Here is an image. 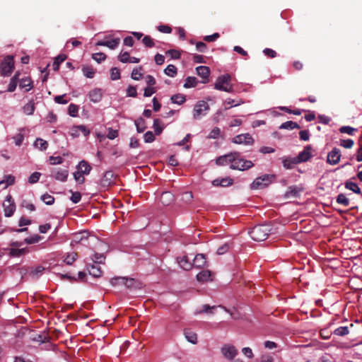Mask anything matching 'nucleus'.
Instances as JSON below:
<instances>
[{"mask_svg":"<svg viewBox=\"0 0 362 362\" xmlns=\"http://www.w3.org/2000/svg\"><path fill=\"white\" fill-rule=\"evenodd\" d=\"M231 76L228 74L219 76L216 83H214V88L218 90L225 91L228 93H233L234 91L233 86L230 83Z\"/></svg>","mask_w":362,"mask_h":362,"instance_id":"f257e3e1","label":"nucleus"},{"mask_svg":"<svg viewBox=\"0 0 362 362\" xmlns=\"http://www.w3.org/2000/svg\"><path fill=\"white\" fill-rule=\"evenodd\" d=\"M270 229L265 225H258L252 228L250 235L255 241H263L266 240L269 234Z\"/></svg>","mask_w":362,"mask_h":362,"instance_id":"f03ea898","label":"nucleus"},{"mask_svg":"<svg viewBox=\"0 0 362 362\" xmlns=\"http://www.w3.org/2000/svg\"><path fill=\"white\" fill-rule=\"evenodd\" d=\"M209 105L204 100L198 101L194 106L193 118L194 119H200L205 116L209 110Z\"/></svg>","mask_w":362,"mask_h":362,"instance_id":"7ed1b4c3","label":"nucleus"},{"mask_svg":"<svg viewBox=\"0 0 362 362\" xmlns=\"http://www.w3.org/2000/svg\"><path fill=\"white\" fill-rule=\"evenodd\" d=\"M14 69V59L11 55L4 58L0 63V74L2 76H9Z\"/></svg>","mask_w":362,"mask_h":362,"instance_id":"20e7f679","label":"nucleus"},{"mask_svg":"<svg viewBox=\"0 0 362 362\" xmlns=\"http://www.w3.org/2000/svg\"><path fill=\"white\" fill-rule=\"evenodd\" d=\"M254 165L251 160L243 159L240 157V153L238 152V156L230 165V168L232 170H246L251 168Z\"/></svg>","mask_w":362,"mask_h":362,"instance_id":"39448f33","label":"nucleus"},{"mask_svg":"<svg viewBox=\"0 0 362 362\" xmlns=\"http://www.w3.org/2000/svg\"><path fill=\"white\" fill-rule=\"evenodd\" d=\"M274 179L273 175H264L257 177L251 185L252 189H262L267 187Z\"/></svg>","mask_w":362,"mask_h":362,"instance_id":"423d86ee","label":"nucleus"},{"mask_svg":"<svg viewBox=\"0 0 362 362\" xmlns=\"http://www.w3.org/2000/svg\"><path fill=\"white\" fill-rule=\"evenodd\" d=\"M238 156V151L230 152V153L221 156L216 160V163L218 165H226L228 164H232L235 161V158Z\"/></svg>","mask_w":362,"mask_h":362,"instance_id":"0eeeda50","label":"nucleus"},{"mask_svg":"<svg viewBox=\"0 0 362 362\" xmlns=\"http://www.w3.org/2000/svg\"><path fill=\"white\" fill-rule=\"evenodd\" d=\"M3 206L5 216L11 217L13 216L16 210V204L10 194L7 195L6 200L3 204Z\"/></svg>","mask_w":362,"mask_h":362,"instance_id":"6e6552de","label":"nucleus"},{"mask_svg":"<svg viewBox=\"0 0 362 362\" xmlns=\"http://www.w3.org/2000/svg\"><path fill=\"white\" fill-rule=\"evenodd\" d=\"M232 142L236 144L250 145L253 144L254 139L250 134H243L233 138Z\"/></svg>","mask_w":362,"mask_h":362,"instance_id":"1a4fd4ad","label":"nucleus"},{"mask_svg":"<svg viewBox=\"0 0 362 362\" xmlns=\"http://www.w3.org/2000/svg\"><path fill=\"white\" fill-rule=\"evenodd\" d=\"M68 175L69 171L66 169L57 168L52 170L51 176L57 180L65 182L67 180Z\"/></svg>","mask_w":362,"mask_h":362,"instance_id":"9d476101","label":"nucleus"},{"mask_svg":"<svg viewBox=\"0 0 362 362\" xmlns=\"http://www.w3.org/2000/svg\"><path fill=\"white\" fill-rule=\"evenodd\" d=\"M341 156V151L337 148H334L327 154V163L330 165H336L339 162Z\"/></svg>","mask_w":362,"mask_h":362,"instance_id":"9b49d317","label":"nucleus"},{"mask_svg":"<svg viewBox=\"0 0 362 362\" xmlns=\"http://www.w3.org/2000/svg\"><path fill=\"white\" fill-rule=\"evenodd\" d=\"M115 174L112 170L106 171L101 178L100 184L103 187H107L114 183Z\"/></svg>","mask_w":362,"mask_h":362,"instance_id":"f8f14e48","label":"nucleus"},{"mask_svg":"<svg viewBox=\"0 0 362 362\" xmlns=\"http://www.w3.org/2000/svg\"><path fill=\"white\" fill-rule=\"evenodd\" d=\"M311 150L312 148L310 146H305L303 151H301L297 157H296V160L298 162V163L308 160V159L311 157Z\"/></svg>","mask_w":362,"mask_h":362,"instance_id":"ddd939ff","label":"nucleus"},{"mask_svg":"<svg viewBox=\"0 0 362 362\" xmlns=\"http://www.w3.org/2000/svg\"><path fill=\"white\" fill-rule=\"evenodd\" d=\"M221 353L226 358L231 360L237 355L238 352L235 346L225 345L221 349Z\"/></svg>","mask_w":362,"mask_h":362,"instance_id":"4468645a","label":"nucleus"},{"mask_svg":"<svg viewBox=\"0 0 362 362\" xmlns=\"http://www.w3.org/2000/svg\"><path fill=\"white\" fill-rule=\"evenodd\" d=\"M193 267L202 268L207 265L206 256L203 254H197L193 259Z\"/></svg>","mask_w":362,"mask_h":362,"instance_id":"2eb2a0df","label":"nucleus"},{"mask_svg":"<svg viewBox=\"0 0 362 362\" xmlns=\"http://www.w3.org/2000/svg\"><path fill=\"white\" fill-rule=\"evenodd\" d=\"M86 269L88 272V274L95 278H98L102 276L103 271L101 268L98 265H95L94 264H87Z\"/></svg>","mask_w":362,"mask_h":362,"instance_id":"dca6fc26","label":"nucleus"},{"mask_svg":"<svg viewBox=\"0 0 362 362\" xmlns=\"http://www.w3.org/2000/svg\"><path fill=\"white\" fill-rule=\"evenodd\" d=\"M177 263L184 270L188 271L193 267V263L190 262L188 257L182 256L177 258Z\"/></svg>","mask_w":362,"mask_h":362,"instance_id":"f3484780","label":"nucleus"},{"mask_svg":"<svg viewBox=\"0 0 362 362\" xmlns=\"http://www.w3.org/2000/svg\"><path fill=\"white\" fill-rule=\"evenodd\" d=\"M197 74L202 78V83H205L208 81V77L210 74V69L206 66H199L196 68Z\"/></svg>","mask_w":362,"mask_h":362,"instance_id":"a211bd4d","label":"nucleus"},{"mask_svg":"<svg viewBox=\"0 0 362 362\" xmlns=\"http://www.w3.org/2000/svg\"><path fill=\"white\" fill-rule=\"evenodd\" d=\"M302 191V188L297 186H290L288 187L285 192V198H296L300 196V192Z\"/></svg>","mask_w":362,"mask_h":362,"instance_id":"6ab92c4d","label":"nucleus"},{"mask_svg":"<svg viewBox=\"0 0 362 362\" xmlns=\"http://www.w3.org/2000/svg\"><path fill=\"white\" fill-rule=\"evenodd\" d=\"M120 42L119 38H114L111 40L107 41H98L96 43L97 46H105L109 47L111 49H115Z\"/></svg>","mask_w":362,"mask_h":362,"instance_id":"aec40b11","label":"nucleus"},{"mask_svg":"<svg viewBox=\"0 0 362 362\" xmlns=\"http://www.w3.org/2000/svg\"><path fill=\"white\" fill-rule=\"evenodd\" d=\"M88 97L93 103H98L103 98L102 90L99 88H95L89 92Z\"/></svg>","mask_w":362,"mask_h":362,"instance_id":"412c9836","label":"nucleus"},{"mask_svg":"<svg viewBox=\"0 0 362 362\" xmlns=\"http://www.w3.org/2000/svg\"><path fill=\"white\" fill-rule=\"evenodd\" d=\"M211 272L208 269L202 270L197 274V280L199 282H206L211 281Z\"/></svg>","mask_w":362,"mask_h":362,"instance_id":"4be33fe9","label":"nucleus"},{"mask_svg":"<svg viewBox=\"0 0 362 362\" xmlns=\"http://www.w3.org/2000/svg\"><path fill=\"white\" fill-rule=\"evenodd\" d=\"M233 183V180L230 177H225V178H217L213 180L212 184L214 186H221V187H228L232 185Z\"/></svg>","mask_w":362,"mask_h":362,"instance_id":"5701e85b","label":"nucleus"},{"mask_svg":"<svg viewBox=\"0 0 362 362\" xmlns=\"http://www.w3.org/2000/svg\"><path fill=\"white\" fill-rule=\"evenodd\" d=\"M116 281H121L124 282V285L128 288H136L139 287V283L134 279H115L113 282Z\"/></svg>","mask_w":362,"mask_h":362,"instance_id":"b1692460","label":"nucleus"},{"mask_svg":"<svg viewBox=\"0 0 362 362\" xmlns=\"http://www.w3.org/2000/svg\"><path fill=\"white\" fill-rule=\"evenodd\" d=\"M174 200L173 194L170 192H164L160 195V202L163 205L168 206Z\"/></svg>","mask_w":362,"mask_h":362,"instance_id":"393cba45","label":"nucleus"},{"mask_svg":"<svg viewBox=\"0 0 362 362\" xmlns=\"http://www.w3.org/2000/svg\"><path fill=\"white\" fill-rule=\"evenodd\" d=\"M184 334L189 342L193 344H196L197 343V334L195 332L191 331L189 329H185Z\"/></svg>","mask_w":362,"mask_h":362,"instance_id":"a878e982","label":"nucleus"},{"mask_svg":"<svg viewBox=\"0 0 362 362\" xmlns=\"http://www.w3.org/2000/svg\"><path fill=\"white\" fill-rule=\"evenodd\" d=\"M77 169L81 170L84 175H88L92 168L88 162L81 160L77 165Z\"/></svg>","mask_w":362,"mask_h":362,"instance_id":"bb28decb","label":"nucleus"},{"mask_svg":"<svg viewBox=\"0 0 362 362\" xmlns=\"http://www.w3.org/2000/svg\"><path fill=\"white\" fill-rule=\"evenodd\" d=\"M19 73H16L11 79V81L8 84V87L7 91L13 92L17 86L18 82L19 81Z\"/></svg>","mask_w":362,"mask_h":362,"instance_id":"cd10ccee","label":"nucleus"},{"mask_svg":"<svg viewBox=\"0 0 362 362\" xmlns=\"http://www.w3.org/2000/svg\"><path fill=\"white\" fill-rule=\"evenodd\" d=\"M344 185L346 189L353 191L357 194H361V190L356 183L351 181H346Z\"/></svg>","mask_w":362,"mask_h":362,"instance_id":"c85d7f7f","label":"nucleus"},{"mask_svg":"<svg viewBox=\"0 0 362 362\" xmlns=\"http://www.w3.org/2000/svg\"><path fill=\"white\" fill-rule=\"evenodd\" d=\"M66 59V56L65 54H59L58 55L53 62L52 68L54 71H58L59 69L60 64L64 62Z\"/></svg>","mask_w":362,"mask_h":362,"instance_id":"c756f323","label":"nucleus"},{"mask_svg":"<svg viewBox=\"0 0 362 362\" xmlns=\"http://www.w3.org/2000/svg\"><path fill=\"white\" fill-rule=\"evenodd\" d=\"M198 83V81L196 77L194 76H188L185 79V83L184 84V88H190L197 86Z\"/></svg>","mask_w":362,"mask_h":362,"instance_id":"7c9ffc66","label":"nucleus"},{"mask_svg":"<svg viewBox=\"0 0 362 362\" xmlns=\"http://www.w3.org/2000/svg\"><path fill=\"white\" fill-rule=\"evenodd\" d=\"M136 127V130L139 133H142L146 129V122L142 117H139L134 122Z\"/></svg>","mask_w":362,"mask_h":362,"instance_id":"2f4dec72","label":"nucleus"},{"mask_svg":"<svg viewBox=\"0 0 362 362\" xmlns=\"http://www.w3.org/2000/svg\"><path fill=\"white\" fill-rule=\"evenodd\" d=\"M153 127L156 135H160L163 130V123L159 119L153 120Z\"/></svg>","mask_w":362,"mask_h":362,"instance_id":"473e14b6","label":"nucleus"},{"mask_svg":"<svg viewBox=\"0 0 362 362\" xmlns=\"http://www.w3.org/2000/svg\"><path fill=\"white\" fill-rule=\"evenodd\" d=\"M34 146L35 148H37L41 151H45L47 148L48 144L45 140L38 138L34 142Z\"/></svg>","mask_w":362,"mask_h":362,"instance_id":"72a5a7b5","label":"nucleus"},{"mask_svg":"<svg viewBox=\"0 0 362 362\" xmlns=\"http://www.w3.org/2000/svg\"><path fill=\"white\" fill-rule=\"evenodd\" d=\"M170 100L175 104L182 105L185 102L186 98L183 94L177 93L171 96Z\"/></svg>","mask_w":362,"mask_h":362,"instance_id":"f704fd0d","label":"nucleus"},{"mask_svg":"<svg viewBox=\"0 0 362 362\" xmlns=\"http://www.w3.org/2000/svg\"><path fill=\"white\" fill-rule=\"evenodd\" d=\"M164 73L170 77H175L177 73V67L173 64H169L164 70Z\"/></svg>","mask_w":362,"mask_h":362,"instance_id":"c9c22d12","label":"nucleus"},{"mask_svg":"<svg viewBox=\"0 0 362 362\" xmlns=\"http://www.w3.org/2000/svg\"><path fill=\"white\" fill-rule=\"evenodd\" d=\"M280 129H300V126L295 122L293 121H287L281 124Z\"/></svg>","mask_w":362,"mask_h":362,"instance_id":"e433bc0d","label":"nucleus"},{"mask_svg":"<svg viewBox=\"0 0 362 362\" xmlns=\"http://www.w3.org/2000/svg\"><path fill=\"white\" fill-rule=\"evenodd\" d=\"M23 112L28 115H31L35 110V104L33 101H30L23 106Z\"/></svg>","mask_w":362,"mask_h":362,"instance_id":"4c0bfd02","label":"nucleus"},{"mask_svg":"<svg viewBox=\"0 0 362 362\" xmlns=\"http://www.w3.org/2000/svg\"><path fill=\"white\" fill-rule=\"evenodd\" d=\"M15 182V177L11 175H6L4 177V180L0 182V185H4V188H6L7 187L13 185Z\"/></svg>","mask_w":362,"mask_h":362,"instance_id":"58836bf2","label":"nucleus"},{"mask_svg":"<svg viewBox=\"0 0 362 362\" xmlns=\"http://www.w3.org/2000/svg\"><path fill=\"white\" fill-rule=\"evenodd\" d=\"M19 86L21 88H25L26 91L30 90L33 88L32 81L28 78H22L20 81Z\"/></svg>","mask_w":362,"mask_h":362,"instance_id":"ea45409f","label":"nucleus"},{"mask_svg":"<svg viewBox=\"0 0 362 362\" xmlns=\"http://www.w3.org/2000/svg\"><path fill=\"white\" fill-rule=\"evenodd\" d=\"M282 163L284 167L286 169H291L295 165L298 164V162L296 160V158H284Z\"/></svg>","mask_w":362,"mask_h":362,"instance_id":"a19ab883","label":"nucleus"},{"mask_svg":"<svg viewBox=\"0 0 362 362\" xmlns=\"http://www.w3.org/2000/svg\"><path fill=\"white\" fill-rule=\"evenodd\" d=\"M77 257L78 255L76 252L68 253L66 255L64 262L68 265H71L73 262L76 260Z\"/></svg>","mask_w":362,"mask_h":362,"instance_id":"79ce46f5","label":"nucleus"},{"mask_svg":"<svg viewBox=\"0 0 362 362\" xmlns=\"http://www.w3.org/2000/svg\"><path fill=\"white\" fill-rule=\"evenodd\" d=\"M336 202L339 204H341L344 206H348L349 205V199L346 197V195L344 194H339L337 198H336Z\"/></svg>","mask_w":362,"mask_h":362,"instance_id":"37998d69","label":"nucleus"},{"mask_svg":"<svg viewBox=\"0 0 362 362\" xmlns=\"http://www.w3.org/2000/svg\"><path fill=\"white\" fill-rule=\"evenodd\" d=\"M83 74L89 78H92L95 75V70L92 66H83L82 69Z\"/></svg>","mask_w":362,"mask_h":362,"instance_id":"c03bdc74","label":"nucleus"},{"mask_svg":"<svg viewBox=\"0 0 362 362\" xmlns=\"http://www.w3.org/2000/svg\"><path fill=\"white\" fill-rule=\"evenodd\" d=\"M26 252L25 248L18 249V248H11L9 252V255L11 257H20L24 255Z\"/></svg>","mask_w":362,"mask_h":362,"instance_id":"a18cd8bd","label":"nucleus"},{"mask_svg":"<svg viewBox=\"0 0 362 362\" xmlns=\"http://www.w3.org/2000/svg\"><path fill=\"white\" fill-rule=\"evenodd\" d=\"M105 260V257L101 253H95L92 257V261L95 264H103Z\"/></svg>","mask_w":362,"mask_h":362,"instance_id":"49530a36","label":"nucleus"},{"mask_svg":"<svg viewBox=\"0 0 362 362\" xmlns=\"http://www.w3.org/2000/svg\"><path fill=\"white\" fill-rule=\"evenodd\" d=\"M142 69V66L134 68L132 72V78L136 81L140 80L142 78V74L141 73Z\"/></svg>","mask_w":362,"mask_h":362,"instance_id":"de8ad7c7","label":"nucleus"},{"mask_svg":"<svg viewBox=\"0 0 362 362\" xmlns=\"http://www.w3.org/2000/svg\"><path fill=\"white\" fill-rule=\"evenodd\" d=\"M68 112H69V115L71 117H77L78 112V106L74 103L70 104L68 107Z\"/></svg>","mask_w":362,"mask_h":362,"instance_id":"09e8293b","label":"nucleus"},{"mask_svg":"<svg viewBox=\"0 0 362 362\" xmlns=\"http://www.w3.org/2000/svg\"><path fill=\"white\" fill-rule=\"evenodd\" d=\"M45 268L42 266H37L30 271V274L35 278H37L42 274Z\"/></svg>","mask_w":362,"mask_h":362,"instance_id":"8fccbe9b","label":"nucleus"},{"mask_svg":"<svg viewBox=\"0 0 362 362\" xmlns=\"http://www.w3.org/2000/svg\"><path fill=\"white\" fill-rule=\"evenodd\" d=\"M334 334L337 336H345L349 334L348 327H339L334 331Z\"/></svg>","mask_w":362,"mask_h":362,"instance_id":"3c124183","label":"nucleus"},{"mask_svg":"<svg viewBox=\"0 0 362 362\" xmlns=\"http://www.w3.org/2000/svg\"><path fill=\"white\" fill-rule=\"evenodd\" d=\"M107 56L103 52H98L92 54V58L98 63H100L105 60Z\"/></svg>","mask_w":362,"mask_h":362,"instance_id":"603ef678","label":"nucleus"},{"mask_svg":"<svg viewBox=\"0 0 362 362\" xmlns=\"http://www.w3.org/2000/svg\"><path fill=\"white\" fill-rule=\"evenodd\" d=\"M41 199L47 204L52 205L54 202V198L49 194H45L41 197Z\"/></svg>","mask_w":362,"mask_h":362,"instance_id":"864d4df0","label":"nucleus"},{"mask_svg":"<svg viewBox=\"0 0 362 362\" xmlns=\"http://www.w3.org/2000/svg\"><path fill=\"white\" fill-rule=\"evenodd\" d=\"M339 132L342 134H348L349 135H353V134L355 132H356V129L349 126H343L339 129Z\"/></svg>","mask_w":362,"mask_h":362,"instance_id":"5fc2aeb1","label":"nucleus"},{"mask_svg":"<svg viewBox=\"0 0 362 362\" xmlns=\"http://www.w3.org/2000/svg\"><path fill=\"white\" fill-rule=\"evenodd\" d=\"M110 77L111 79L113 81L118 80L120 78V71L117 67H113L111 69V73H110Z\"/></svg>","mask_w":362,"mask_h":362,"instance_id":"6e6d98bb","label":"nucleus"},{"mask_svg":"<svg viewBox=\"0 0 362 362\" xmlns=\"http://www.w3.org/2000/svg\"><path fill=\"white\" fill-rule=\"evenodd\" d=\"M354 141L352 139H341L340 145L345 148H351L353 147Z\"/></svg>","mask_w":362,"mask_h":362,"instance_id":"4d7b16f0","label":"nucleus"},{"mask_svg":"<svg viewBox=\"0 0 362 362\" xmlns=\"http://www.w3.org/2000/svg\"><path fill=\"white\" fill-rule=\"evenodd\" d=\"M142 42L145 45L146 47L150 48L154 47L155 45L153 40L149 35L144 36L142 40Z\"/></svg>","mask_w":362,"mask_h":362,"instance_id":"13d9d810","label":"nucleus"},{"mask_svg":"<svg viewBox=\"0 0 362 362\" xmlns=\"http://www.w3.org/2000/svg\"><path fill=\"white\" fill-rule=\"evenodd\" d=\"M166 54L169 55L172 59H178L181 56L180 51L176 49H169L166 52Z\"/></svg>","mask_w":362,"mask_h":362,"instance_id":"bf43d9fd","label":"nucleus"},{"mask_svg":"<svg viewBox=\"0 0 362 362\" xmlns=\"http://www.w3.org/2000/svg\"><path fill=\"white\" fill-rule=\"evenodd\" d=\"M83 173L78 170V171L75 172L74 173V177L76 182H78L79 183H83L85 181V178L83 177Z\"/></svg>","mask_w":362,"mask_h":362,"instance_id":"052dcab7","label":"nucleus"},{"mask_svg":"<svg viewBox=\"0 0 362 362\" xmlns=\"http://www.w3.org/2000/svg\"><path fill=\"white\" fill-rule=\"evenodd\" d=\"M230 247V245L229 243H225L223 245L218 247L217 249L216 253L218 255H223L228 251Z\"/></svg>","mask_w":362,"mask_h":362,"instance_id":"680f3d73","label":"nucleus"},{"mask_svg":"<svg viewBox=\"0 0 362 362\" xmlns=\"http://www.w3.org/2000/svg\"><path fill=\"white\" fill-rule=\"evenodd\" d=\"M41 239V236L39 235H35L33 237L25 238L24 241L27 244H34L38 243Z\"/></svg>","mask_w":362,"mask_h":362,"instance_id":"e2e57ef3","label":"nucleus"},{"mask_svg":"<svg viewBox=\"0 0 362 362\" xmlns=\"http://www.w3.org/2000/svg\"><path fill=\"white\" fill-rule=\"evenodd\" d=\"M70 192H71V200L72 202L74 204L78 203L81 199V193L78 192H72L71 190Z\"/></svg>","mask_w":362,"mask_h":362,"instance_id":"0e129e2a","label":"nucleus"},{"mask_svg":"<svg viewBox=\"0 0 362 362\" xmlns=\"http://www.w3.org/2000/svg\"><path fill=\"white\" fill-rule=\"evenodd\" d=\"M118 59L122 63H128L130 59L129 53L127 52H121L118 56Z\"/></svg>","mask_w":362,"mask_h":362,"instance_id":"69168bd1","label":"nucleus"},{"mask_svg":"<svg viewBox=\"0 0 362 362\" xmlns=\"http://www.w3.org/2000/svg\"><path fill=\"white\" fill-rule=\"evenodd\" d=\"M144 139L146 143H151L155 140V135L152 132L148 131L145 133Z\"/></svg>","mask_w":362,"mask_h":362,"instance_id":"338daca9","label":"nucleus"},{"mask_svg":"<svg viewBox=\"0 0 362 362\" xmlns=\"http://www.w3.org/2000/svg\"><path fill=\"white\" fill-rule=\"evenodd\" d=\"M40 175L41 174L38 172H35L33 173V174H31V175L29 177V179H28V182L30 183V184H34V183H36L40 177Z\"/></svg>","mask_w":362,"mask_h":362,"instance_id":"774afa93","label":"nucleus"}]
</instances>
